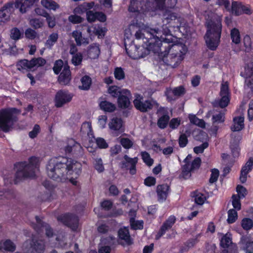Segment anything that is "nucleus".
<instances>
[{"mask_svg": "<svg viewBox=\"0 0 253 253\" xmlns=\"http://www.w3.org/2000/svg\"><path fill=\"white\" fill-rule=\"evenodd\" d=\"M130 223L131 228L133 230H141L143 228V220H135L133 217H130Z\"/></svg>", "mask_w": 253, "mask_h": 253, "instance_id": "nucleus-45", "label": "nucleus"}, {"mask_svg": "<svg viewBox=\"0 0 253 253\" xmlns=\"http://www.w3.org/2000/svg\"><path fill=\"white\" fill-rule=\"evenodd\" d=\"M118 237L119 239L124 240L127 245H131L133 244L129 230L126 227L122 228L119 230Z\"/></svg>", "mask_w": 253, "mask_h": 253, "instance_id": "nucleus-27", "label": "nucleus"}, {"mask_svg": "<svg viewBox=\"0 0 253 253\" xmlns=\"http://www.w3.org/2000/svg\"><path fill=\"white\" fill-rule=\"evenodd\" d=\"M238 218V214L237 211L234 209H230L228 211L227 222L229 224L234 223Z\"/></svg>", "mask_w": 253, "mask_h": 253, "instance_id": "nucleus-46", "label": "nucleus"}, {"mask_svg": "<svg viewBox=\"0 0 253 253\" xmlns=\"http://www.w3.org/2000/svg\"><path fill=\"white\" fill-rule=\"evenodd\" d=\"M236 191L238 193L237 196H240V198H243L247 194L246 188L241 185H238L236 187Z\"/></svg>", "mask_w": 253, "mask_h": 253, "instance_id": "nucleus-62", "label": "nucleus"}, {"mask_svg": "<svg viewBox=\"0 0 253 253\" xmlns=\"http://www.w3.org/2000/svg\"><path fill=\"white\" fill-rule=\"evenodd\" d=\"M244 78L245 79L244 84L245 89H250V92L252 93L253 91V77Z\"/></svg>", "mask_w": 253, "mask_h": 253, "instance_id": "nucleus-57", "label": "nucleus"}, {"mask_svg": "<svg viewBox=\"0 0 253 253\" xmlns=\"http://www.w3.org/2000/svg\"><path fill=\"white\" fill-rule=\"evenodd\" d=\"M222 18L213 15L206 19L207 31L205 39L207 46L212 51L216 50L220 42L222 29Z\"/></svg>", "mask_w": 253, "mask_h": 253, "instance_id": "nucleus-3", "label": "nucleus"}, {"mask_svg": "<svg viewBox=\"0 0 253 253\" xmlns=\"http://www.w3.org/2000/svg\"><path fill=\"white\" fill-rule=\"evenodd\" d=\"M81 131L83 134H87V136L89 138L93 136L91 124L89 122H84L82 124L81 128Z\"/></svg>", "mask_w": 253, "mask_h": 253, "instance_id": "nucleus-35", "label": "nucleus"}, {"mask_svg": "<svg viewBox=\"0 0 253 253\" xmlns=\"http://www.w3.org/2000/svg\"><path fill=\"white\" fill-rule=\"evenodd\" d=\"M176 220V217L173 215H170L167 219L163 223L159 231L155 236L156 240H159L166 232L170 229L174 224Z\"/></svg>", "mask_w": 253, "mask_h": 253, "instance_id": "nucleus-16", "label": "nucleus"}, {"mask_svg": "<svg viewBox=\"0 0 253 253\" xmlns=\"http://www.w3.org/2000/svg\"><path fill=\"white\" fill-rule=\"evenodd\" d=\"M42 5L48 9L55 10L59 8V5L53 0H42Z\"/></svg>", "mask_w": 253, "mask_h": 253, "instance_id": "nucleus-36", "label": "nucleus"}, {"mask_svg": "<svg viewBox=\"0 0 253 253\" xmlns=\"http://www.w3.org/2000/svg\"><path fill=\"white\" fill-rule=\"evenodd\" d=\"M243 42L244 46L245 47V51L247 52H249L252 49V41L250 37L246 35L243 39Z\"/></svg>", "mask_w": 253, "mask_h": 253, "instance_id": "nucleus-53", "label": "nucleus"}, {"mask_svg": "<svg viewBox=\"0 0 253 253\" xmlns=\"http://www.w3.org/2000/svg\"><path fill=\"white\" fill-rule=\"evenodd\" d=\"M117 87L112 85V96L118 97L117 103L118 107L122 109H126L131 106L130 97V91L126 89H116Z\"/></svg>", "mask_w": 253, "mask_h": 253, "instance_id": "nucleus-6", "label": "nucleus"}, {"mask_svg": "<svg viewBox=\"0 0 253 253\" xmlns=\"http://www.w3.org/2000/svg\"><path fill=\"white\" fill-rule=\"evenodd\" d=\"M242 3H238L237 1H233L232 4V10L236 16H239L242 14V10L240 6Z\"/></svg>", "mask_w": 253, "mask_h": 253, "instance_id": "nucleus-52", "label": "nucleus"}, {"mask_svg": "<svg viewBox=\"0 0 253 253\" xmlns=\"http://www.w3.org/2000/svg\"><path fill=\"white\" fill-rule=\"evenodd\" d=\"M230 37L232 42L238 44L241 42V35L239 30L236 28H233L230 31Z\"/></svg>", "mask_w": 253, "mask_h": 253, "instance_id": "nucleus-38", "label": "nucleus"}, {"mask_svg": "<svg viewBox=\"0 0 253 253\" xmlns=\"http://www.w3.org/2000/svg\"><path fill=\"white\" fill-rule=\"evenodd\" d=\"M39 166L40 158L35 156L29 158L28 162H22L16 164L15 184L25 178L34 177Z\"/></svg>", "mask_w": 253, "mask_h": 253, "instance_id": "nucleus-4", "label": "nucleus"}, {"mask_svg": "<svg viewBox=\"0 0 253 253\" xmlns=\"http://www.w3.org/2000/svg\"><path fill=\"white\" fill-rule=\"evenodd\" d=\"M122 146L126 149H129L133 146V142L128 138L123 137L121 138L120 141Z\"/></svg>", "mask_w": 253, "mask_h": 253, "instance_id": "nucleus-51", "label": "nucleus"}, {"mask_svg": "<svg viewBox=\"0 0 253 253\" xmlns=\"http://www.w3.org/2000/svg\"><path fill=\"white\" fill-rule=\"evenodd\" d=\"M30 25L35 29L42 27L43 25V20L40 18H32L29 20Z\"/></svg>", "mask_w": 253, "mask_h": 253, "instance_id": "nucleus-49", "label": "nucleus"}, {"mask_svg": "<svg viewBox=\"0 0 253 253\" xmlns=\"http://www.w3.org/2000/svg\"><path fill=\"white\" fill-rule=\"evenodd\" d=\"M71 80V73L68 64H65L63 69L58 78V81L62 85H67Z\"/></svg>", "mask_w": 253, "mask_h": 253, "instance_id": "nucleus-18", "label": "nucleus"}, {"mask_svg": "<svg viewBox=\"0 0 253 253\" xmlns=\"http://www.w3.org/2000/svg\"><path fill=\"white\" fill-rule=\"evenodd\" d=\"M189 119L190 123L193 125H195L202 128H204L205 126V123L203 119H199L195 115H189Z\"/></svg>", "mask_w": 253, "mask_h": 253, "instance_id": "nucleus-42", "label": "nucleus"}, {"mask_svg": "<svg viewBox=\"0 0 253 253\" xmlns=\"http://www.w3.org/2000/svg\"><path fill=\"white\" fill-rule=\"evenodd\" d=\"M69 21L73 24H79L83 22L84 18L76 14L71 15L68 17Z\"/></svg>", "mask_w": 253, "mask_h": 253, "instance_id": "nucleus-63", "label": "nucleus"}, {"mask_svg": "<svg viewBox=\"0 0 253 253\" xmlns=\"http://www.w3.org/2000/svg\"><path fill=\"white\" fill-rule=\"evenodd\" d=\"M133 103L135 109L142 113L152 110L154 107V103L151 100H144V97L139 94L135 95Z\"/></svg>", "mask_w": 253, "mask_h": 253, "instance_id": "nucleus-9", "label": "nucleus"}, {"mask_svg": "<svg viewBox=\"0 0 253 253\" xmlns=\"http://www.w3.org/2000/svg\"><path fill=\"white\" fill-rule=\"evenodd\" d=\"M219 175V171L217 169H213L211 170V174L209 179L210 183H213L217 181Z\"/></svg>", "mask_w": 253, "mask_h": 253, "instance_id": "nucleus-56", "label": "nucleus"}, {"mask_svg": "<svg viewBox=\"0 0 253 253\" xmlns=\"http://www.w3.org/2000/svg\"><path fill=\"white\" fill-rule=\"evenodd\" d=\"M112 130L118 131L119 133L124 131L123 121L122 118H115L112 119Z\"/></svg>", "mask_w": 253, "mask_h": 253, "instance_id": "nucleus-32", "label": "nucleus"}, {"mask_svg": "<svg viewBox=\"0 0 253 253\" xmlns=\"http://www.w3.org/2000/svg\"><path fill=\"white\" fill-rule=\"evenodd\" d=\"M0 243L2 253H5V252H13L16 250L15 244L9 239L1 240Z\"/></svg>", "mask_w": 253, "mask_h": 253, "instance_id": "nucleus-26", "label": "nucleus"}, {"mask_svg": "<svg viewBox=\"0 0 253 253\" xmlns=\"http://www.w3.org/2000/svg\"><path fill=\"white\" fill-rule=\"evenodd\" d=\"M36 0H16L15 3L12 1L5 3L2 7L3 9L10 11L15 5L16 8H18L20 13L23 14L27 12V8L33 5Z\"/></svg>", "mask_w": 253, "mask_h": 253, "instance_id": "nucleus-8", "label": "nucleus"}, {"mask_svg": "<svg viewBox=\"0 0 253 253\" xmlns=\"http://www.w3.org/2000/svg\"><path fill=\"white\" fill-rule=\"evenodd\" d=\"M233 124L231 126V130L232 131H239L242 130L244 127V117L240 116L235 117L233 119Z\"/></svg>", "mask_w": 253, "mask_h": 253, "instance_id": "nucleus-23", "label": "nucleus"}, {"mask_svg": "<svg viewBox=\"0 0 253 253\" xmlns=\"http://www.w3.org/2000/svg\"><path fill=\"white\" fill-rule=\"evenodd\" d=\"M94 5V2L93 1L90 2H84L76 7L74 10V12L79 14H81L84 12L86 13V12L91 9Z\"/></svg>", "mask_w": 253, "mask_h": 253, "instance_id": "nucleus-29", "label": "nucleus"}, {"mask_svg": "<svg viewBox=\"0 0 253 253\" xmlns=\"http://www.w3.org/2000/svg\"><path fill=\"white\" fill-rule=\"evenodd\" d=\"M240 242L243 245V250L246 253H253V240L249 237L243 236L241 238Z\"/></svg>", "mask_w": 253, "mask_h": 253, "instance_id": "nucleus-28", "label": "nucleus"}, {"mask_svg": "<svg viewBox=\"0 0 253 253\" xmlns=\"http://www.w3.org/2000/svg\"><path fill=\"white\" fill-rule=\"evenodd\" d=\"M225 115L224 111H220L218 114L213 115L211 119L213 125L223 123L225 121Z\"/></svg>", "mask_w": 253, "mask_h": 253, "instance_id": "nucleus-37", "label": "nucleus"}, {"mask_svg": "<svg viewBox=\"0 0 253 253\" xmlns=\"http://www.w3.org/2000/svg\"><path fill=\"white\" fill-rule=\"evenodd\" d=\"M66 154H72L78 156L83 155V149L80 143L76 142L74 139H70L67 141V145L64 148Z\"/></svg>", "mask_w": 253, "mask_h": 253, "instance_id": "nucleus-13", "label": "nucleus"}, {"mask_svg": "<svg viewBox=\"0 0 253 253\" xmlns=\"http://www.w3.org/2000/svg\"><path fill=\"white\" fill-rule=\"evenodd\" d=\"M141 155L143 162L145 163L148 166L150 167L153 165L154 160L151 158L150 154L147 152H142Z\"/></svg>", "mask_w": 253, "mask_h": 253, "instance_id": "nucleus-48", "label": "nucleus"}, {"mask_svg": "<svg viewBox=\"0 0 253 253\" xmlns=\"http://www.w3.org/2000/svg\"><path fill=\"white\" fill-rule=\"evenodd\" d=\"M232 205L236 211H239L241 208V204L240 202V196H237V195L234 194L232 196Z\"/></svg>", "mask_w": 253, "mask_h": 253, "instance_id": "nucleus-50", "label": "nucleus"}, {"mask_svg": "<svg viewBox=\"0 0 253 253\" xmlns=\"http://www.w3.org/2000/svg\"><path fill=\"white\" fill-rule=\"evenodd\" d=\"M221 98L219 101V106L223 108L228 106L230 102L229 96L220 95Z\"/></svg>", "mask_w": 253, "mask_h": 253, "instance_id": "nucleus-64", "label": "nucleus"}, {"mask_svg": "<svg viewBox=\"0 0 253 253\" xmlns=\"http://www.w3.org/2000/svg\"><path fill=\"white\" fill-rule=\"evenodd\" d=\"M86 19L89 22H93L96 20L104 22L106 17L104 14L101 12H95L88 10L86 12Z\"/></svg>", "mask_w": 253, "mask_h": 253, "instance_id": "nucleus-22", "label": "nucleus"}, {"mask_svg": "<svg viewBox=\"0 0 253 253\" xmlns=\"http://www.w3.org/2000/svg\"><path fill=\"white\" fill-rule=\"evenodd\" d=\"M100 53L99 46L96 45H90L87 51V55L90 59L97 58Z\"/></svg>", "mask_w": 253, "mask_h": 253, "instance_id": "nucleus-34", "label": "nucleus"}, {"mask_svg": "<svg viewBox=\"0 0 253 253\" xmlns=\"http://www.w3.org/2000/svg\"><path fill=\"white\" fill-rule=\"evenodd\" d=\"M72 36L75 39L76 44L78 46H81L82 44H87L89 43L88 39L84 37L82 32L80 31H74L72 33Z\"/></svg>", "mask_w": 253, "mask_h": 253, "instance_id": "nucleus-25", "label": "nucleus"}, {"mask_svg": "<svg viewBox=\"0 0 253 253\" xmlns=\"http://www.w3.org/2000/svg\"><path fill=\"white\" fill-rule=\"evenodd\" d=\"M16 66L18 70L23 72L33 68L31 60L30 61L27 59L21 60L17 63Z\"/></svg>", "mask_w": 253, "mask_h": 253, "instance_id": "nucleus-31", "label": "nucleus"}, {"mask_svg": "<svg viewBox=\"0 0 253 253\" xmlns=\"http://www.w3.org/2000/svg\"><path fill=\"white\" fill-rule=\"evenodd\" d=\"M83 60V54L81 52L72 56L71 62L75 66H78L80 65Z\"/></svg>", "mask_w": 253, "mask_h": 253, "instance_id": "nucleus-54", "label": "nucleus"}, {"mask_svg": "<svg viewBox=\"0 0 253 253\" xmlns=\"http://www.w3.org/2000/svg\"><path fill=\"white\" fill-rule=\"evenodd\" d=\"M200 235L198 234L195 238L189 239L186 242L184 243V246L181 247L180 248V252L183 253L188 251L189 249L193 247L199 242L198 238Z\"/></svg>", "mask_w": 253, "mask_h": 253, "instance_id": "nucleus-30", "label": "nucleus"}, {"mask_svg": "<svg viewBox=\"0 0 253 253\" xmlns=\"http://www.w3.org/2000/svg\"><path fill=\"white\" fill-rule=\"evenodd\" d=\"M57 220L74 231L76 230L78 228L79 219L76 215L69 213L61 215L58 216Z\"/></svg>", "mask_w": 253, "mask_h": 253, "instance_id": "nucleus-12", "label": "nucleus"}, {"mask_svg": "<svg viewBox=\"0 0 253 253\" xmlns=\"http://www.w3.org/2000/svg\"><path fill=\"white\" fill-rule=\"evenodd\" d=\"M73 96L67 91L60 90L57 92L55 96V105L57 107H61L64 104L70 102Z\"/></svg>", "mask_w": 253, "mask_h": 253, "instance_id": "nucleus-15", "label": "nucleus"}, {"mask_svg": "<svg viewBox=\"0 0 253 253\" xmlns=\"http://www.w3.org/2000/svg\"><path fill=\"white\" fill-rule=\"evenodd\" d=\"M58 39V35L57 33H52L49 36L48 39L46 40L45 46L47 48L51 49L53 45L57 42Z\"/></svg>", "mask_w": 253, "mask_h": 253, "instance_id": "nucleus-39", "label": "nucleus"}, {"mask_svg": "<svg viewBox=\"0 0 253 253\" xmlns=\"http://www.w3.org/2000/svg\"><path fill=\"white\" fill-rule=\"evenodd\" d=\"M154 1L156 8L160 10L164 9L166 1L168 7L169 8H174L177 2V0H154Z\"/></svg>", "mask_w": 253, "mask_h": 253, "instance_id": "nucleus-24", "label": "nucleus"}, {"mask_svg": "<svg viewBox=\"0 0 253 253\" xmlns=\"http://www.w3.org/2000/svg\"><path fill=\"white\" fill-rule=\"evenodd\" d=\"M141 27L142 26L141 25H137L136 22H134L129 24L128 27L125 30V39L127 40L128 42H129L131 37L133 35L137 40L146 38L144 36V34L142 32Z\"/></svg>", "mask_w": 253, "mask_h": 253, "instance_id": "nucleus-10", "label": "nucleus"}, {"mask_svg": "<svg viewBox=\"0 0 253 253\" xmlns=\"http://www.w3.org/2000/svg\"><path fill=\"white\" fill-rule=\"evenodd\" d=\"M23 248L27 253H41L44 250V244L35 235H33L32 240H27L24 243Z\"/></svg>", "mask_w": 253, "mask_h": 253, "instance_id": "nucleus-7", "label": "nucleus"}, {"mask_svg": "<svg viewBox=\"0 0 253 253\" xmlns=\"http://www.w3.org/2000/svg\"><path fill=\"white\" fill-rule=\"evenodd\" d=\"M232 242L231 238L226 235L223 236L220 240V245L223 248H227Z\"/></svg>", "mask_w": 253, "mask_h": 253, "instance_id": "nucleus-61", "label": "nucleus"}, {"mask_svg": "<svg viewBox=\"0 0 253 253\" xmlns=\"http://www.w3.org/2000/svg\"><path fill=\"white\" fill-rule=\"evenodd\" d=\"M114 75L115 79L121 81L125 79V73L124 69L122 67H116L114 69Z\"/></svg>", "mask_w": 253, "mask_h": 253, "instance_id": "nucleus-47", "label": "nucleus"}, {"mask_svg": "<svg viewBox=\"0 0 253 253\" xmlns=\"http://www.w3.org/2000/svg\"><path fill=\"white\" fill-rule=\"evenodd\" d=\"M253 167V158L250 157L245 165L242 167L241 170L240 180L242 183H244L246 182L247 175L252 170Z\"/></svg>", "mask_w": 253, "mask_h": 253, "instance_id": "nucleus-20", "label": "nucleus"}, {"mask_svg": "<svg viewBox=\"0 0 253 253\" xmlns=\"http://www.w3.org/2000/svg\"><path fill=\"white\" fill-rule=\"evenodd\" d=\"M43 16L46 17L48 26L50 28H53L55 26V19L54 16H51L46 12H44Z\"/></svg>", "mask_w": 253, "mask_h": 253, "instance_id": "nucleus-60", "label": "nucleus"}, {"mask_svg": "<svg viewBox=\"0 0 253 253\" xmlns=\"http://www.w3.org/2000/svg\"><path fill=\"white\" fill-rule=\"evenodd\" d=\"M64 65L65 64H64L62 60H58L56 61L53 67V70L54 73L58 75L61 71L62 68H63Z\"/></svg>", "mask_w": 253, "mask_h": 253, "instance_id": "nucleus-55", "label": "nucleus"}, {"mask_svg": "<svg viewBox=\"0 0 253 253\" xmlns=\"http://www.w3.org/2000/svg\"><path fill=\"white\" fill-rule=\"evenodd\" d=\"M33 68L34 67L42 66L46 63V61L42 57L37 58H33L31 59Z\"/></svg>", "mask_w": 253, "mask_h": 253, "instance_id": "nucleus-59", "label": "nucleus"}, {"mask_svg": "<svg viewBox=\"0 0 253 253\" xmlns=\"http://www.w3.org/2000/svg\"><path fill=\"white\" fill-rule=\"evenodd\" d=\"M21 111L15 108H11L0 110V128L5 132H8L14 124L17 121V116Z\"/></svg>", "mask_w": 253, "mask_h": 253, "instance_id": "nucleus-5", "label": "nucleus"}, {"mask_svg": "<svg viewBox=\"0 0 253 253\" xmlns=\"http://www.w3.org/2000/svg\"><path fill=\"white\" fill-rule=\"evenodd\" d=\"M125 40V49L127 55L133 59L141 58V57L143 56V54H139L137 51L138 46L134 44L133 40H129V42L126 39Z\"/></svg>", "mask_w": 253, "mask_h": 253, "instance_id": "nucleus-14", "label": "nucleus"}, {"mask_svg": "<svg viewBox=\"0 0 253 253\" xmlns=\"http://www.w3.org/2000/svg\"><path fill=\"white\" fill-rule=\"evenodd\" d=\"M239 139L234 138L230 142V148L233 157H238L240 155Z\"/></svg>", "mask_w": 253, "mask_h": 253, "instance_id": "nucleus-33", "label": "nucleus"}, {"mask_svg": "<svg viewBox=\"0 0 253 253\" xmlns=\"http://www.w3.org/2000/svg\"><path fill=\"white\" fill-rule=\"evenodd\" d=\"M170 191V186L167 184H159L157 187L156 192L159 201H165Z\"/></svg>", "mask_w": 253, "mask_h": 253, "instance_id": "nucleus-21", "label": "nucleus"}, {"mask_svg": "<svg viewBox=\"0 0 253 253\" xmlns=\"http://www.w3.org/2000/svg\"><path fill=\"white\" fill-rule=\"evenodd\" d=\"M81 163L66 157L54 158L50 159L46 166L48 176L58 181L67 179L76 185L75 180L81 172Z\"/></svg>", "mask_w": 253, "mask_h": 253, "instance_id": "nucleus-2", "label": "nucleus"}, {"mask_svg": "<svg viewBox=\"0 0 253 253\" xmlns=\"http://www.w3.org/2000/svg\"><path fill=\"white\" fill-rule=\"evenodd\" d=\"M240 75L244 78L253 77V62H251L245 64V72L241 73Z\"/></svg>", "mask_w": 253, "mask_h": 253, "instance_id": "nucleus-41", "label": "nucleus"}, {"mask_svg": "<svg viewBox=\"0 0 253 253\" xmlns=\"http://www.w3.org/2000/svg\"><path fill=\"white\" fill-rule=\"evenodd\" d=\"M36 223L33 224L32 226L38 235H42L45 232L47 237L49 238L53 236V230L48 224L43 222L37 216H36Z\"/></svg>", "mask_w": 253, "mask_h": 253, "instance_id": "nucleus-11", "label": "nucleus"}, {"mask_svg": "<svg viewBox=\"0 0 253 253\" xmlns=\"http://www.w3.org/2000/svg\"><path fill=\"white\" fill-rule=\"evenodd\" d=\"M169 116L168 114H165L160 117L157 122V125L161 129L165 128L169 122Z\"/></svg>", "mask_w": 253, "mask_h": 253, "instance_id": "nucleus-40", "label": "nucleus"}, {"mask_svg": "<svg viewBox=\"0 0 253 253\" xmlns=\"http://www.w3.org/2000/svg\"><path fill=\"white\" fill-rule=\"evenodd\" d=\"M125 161L121 163V168H126L129 170V173L131 175L135 174L136 173V166L138 161L137 157L131 158L127 155H125L124 156Z\"/></svg>", "mask_w": 253, "mask_h": 253, "instance_id": "nucleus-17", "label": "nucleus"}, {"mask_svg": "<svg viewBox=\"0 0 253 253\" xmlns=\"http://www.w3.org/2000/svg\"><path fill=\"white\" fill-rule=\"evenodd\" d=\"M241 226L245 230H250L253 227V219L248 217L243 218L241 220Z\"/></svg>", "mask_w": 253, "mask_h": 253, "instance_id": "nucleus-43", "label": "nucleus"}, {"mask_svg": "<svg viewBox=\"0 0 253 253\" xmlns=\"http://www.w3.org/2000/svg\"><path fill=\"white\" fill-rule=\"evenodd\" d=\"M82 85L79 88L83 90H88L91 83V78L88 76H85L81 79Z\"/></svg>", "mask_w": 253, "mask_h": 253, "instance_id": "nucleus-44", "label": "nucleus"}, {"mask_svg": "<svg viewBox=\"0 0 253 253\" xmlns=\"http://www.w3.org/2000/svg\"><path fill=\"white\" fill-rule=\"evenodd\" d=\"M145 7L144 0H130L128 10L132 13H143L144 12Z\"/></svg>", "mask_w": 253, "mask_h": 253, "instance_id": "nucleus-19", "label": "nucleus"}, {"mask_svg": "<svg viewBox=\"0 0 253 253\" xmlns=\"http://www.w3.org/2000/svg\"><path fill=\"white\" fill-rule=\"evenodd\" d=\"M188 136L185 133H182L180 135L178 139L179 146L181 148L185 147L188 144Z\"/></svg>", "mask_w": 253, "mask_h": 253, "instance_id": "nucleus-58", "label": "nucleus"}, {"mask_svg": "<svg viewBox=\"0 0 253 253\" xmlns=\"http://www.w3.org/2000/svg\"><path fill=\"white\" fill-rule=\"evenodd\" d=\"M155 31L160 38L148 33L147 38H143V44L138 46L137 51L143 54L141 58L145 57L152 51L158 54L166 64L172 66L171 62L175 61L177 55H184L185 53H182L179 46L174 43L173 37L167 26L162 27V29L155 30Z\"/></svg>", "mask_w": 253, "mask_h": 253, "instance_id": "nucleus-1", "label": "nucleus"}]
</instances>
